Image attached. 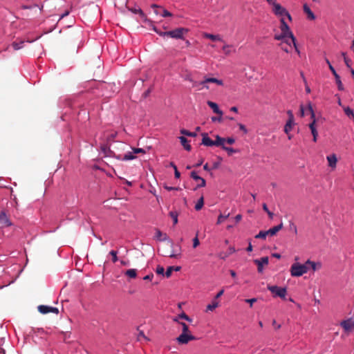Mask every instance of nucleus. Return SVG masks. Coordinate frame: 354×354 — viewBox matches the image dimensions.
<instances>
[{
    "instance_id": "1",
    "label": "nucleus",
    "mask_w": 354,
    "mask_h": 354,
    "mask_svg": "<svg viewBox=\"0 0 354 354\" xmlns=\"http://www.w3.org/2000/svg\"><path fill=\"white\" fill-rule=\"evenodd\" d=\"M279 28L281 32L279 34L274 35V39L277 41H281V45H282L283 43H285L288 46V48L281 46L282 50L288 53L294 48L295 50L299 53V50H298L296 43V38L291 31L288 24L286 22L285 19H280Z\"/></svg>"
},
{
    "instance_id": "2",
    "label": "nucleus",
    "mask_w": 354,
    "mask_h": 354,
    "mask_svg": "<svg viewBox=\"0 0 354 354\" xmlns=\"http://www.w3.org/2000/svg\"><path fill=\"white\" fill-rule=\"evenodd\" d=\"M308 270L309 268L306 266V263L304 264L295 263L291 266L290 271L292 277H300L306 273Z\"/></svg>"
},
{
    "instance_id": "3",
    "label": "nucleus",
    "mask_w": 354,
    "mask_h": 354,
    "mask_svg": "<svg viewBox=\"0 0 354 354\" xmlns=\"http://www.w3.org/2000/svg\"><path fill=\"white\" fill-rule=\"evenodd\" d=\"M189 30L185 28H178L172 30L164 32L163 37L167 36L174 39H184V34L187 33Z\"/></svg>"
},
{
    "instance_id": "4",
    "label": "nucleus",
    "mask_w": 354,
    "mask_h": 354,
    "mask_svg": "<svg viewBox=\"0 0 354 354\" xmlns=\"http://www.w3.org/2000/svg\"><path fill=\"white\" fill-rule=\"evenodd\" d=\"M306 111H308L310 113L311 118L313 119V121L309 124V128L310 129L311 133L313 136V141L317 142V138L318 136V133L317 131V125H316V119H315V114L313 109L312 105L310 103L308 104V107L306 109Z\"/></svg>"
},
{
    "instance_id": "5",
    "label": "nucleus",
    "mask_w": 354,
    "mask_h": 354,
    "mask_svg": "<svg viewBox=\"0 0 354 354\" xmlns=\"http://www.w3.org/2000/svg\"><path fill=\"white\" fill-rule=\"evenodd\" d=\"M268 289L274 295V297L277 296L281 299H285L286 295V288L279 287L277 286H268Z\"/></svg>"
},
{
    "instance_id": "6",
    "label": "nucleus",
    "mask_w": 354,
    "mask_h": 354,
    "mask_svg": "<svg viewBox=\"0 0 354 354\" xmlns=\"http://www.w3.org/2000/svg\"><path fill=\"white\" fill-rule=\"evenodd\" d=\"M268 3L272 6V11L274 15L277 16L279 14H281L283 10H286V8L283 7L280 3H277V0H266Z\"/></svg>"
},
{
    "instance_id": "7",
    "label": "nucleus",
    "mask_w": 354,
    "mask_h": 354,
    "mask_svg": "<svg viewBox=\"0 0 354 354\" xmlns=\"http://www.w3.org/2000/svg\"><path fill=\"white\" fill-rule=\"evenodd\" d=\"M196 337L191 334V333H181L177 338L176 340L180 344H186L189 341L195 340Z\"/></svg>"
},
{
    "instance_id": "8",
    "label": "nucleus",
    "mask_w": 354,
    "mask_h": 354,
    "mask_svg": "<svg viewBox=\"0 0 354 354\" xmlns=\"http://www.w3.org/2000/svg\"><path fill=\"white\" fill-rule=\"evenodd\" d=\"M213 83L219 86H222L223 82L221 80L216 79L215 77H205L204 80L200 82L201 85H203V88L209 89V87L208 84Z\"/></svg>"
},
{
    "instance_id": "9",
    "label": "nucleus",
    "mask_w": 354,
    "mask_h": 354,
    "mask_svg": "<svg viewBox=\"0 0 354 354\" xmlns=\"http://www.w3.org/2000/svg\"><path fill=\"white\" fill-rule=\"evenodd\" d=\"M190 176L194 180H196V182H198V184L196 185V187L194 189V190H196V189L198 188H200V187H203L206 185V181L205 180L199 176L196 171H193L191 172L190 174Z\"/></svg>"
},
{
    "instance_id": "10",
    "label": "nucleus",
    "mask_w": 354,
    "mask_h": 354,
    "mask_svg": "<svg viewBox=\"0 0 354 354\" xmlns=\"http://www.w3.org/2000/svg\"><path fill=\"white\" fill-rule=\"evenodd\" d=\"M38 310L41 314H47L49 313H53L55 314H58L59 310L57 308L44 306V305H40L38 306Z\"/></svg>"
},
{
    "instance_id": "11",
    "label": "nucleus",
    "mask_w": 354,
    "mask_h": 354,
    "mask_svg": "<svg viewBox=\"0 0 354 354\" xmlns=\"http://www.w3.org/2000/svg\"><path fill=\"white\" fill-rule=\"evenodd\" d=\"M269 259L268 257H263L260 259H255L254 263L257 266V270L259 272H261L263 271V266L267 265L268 263Z\"/></svg>"
},
{
    "instance_id": "12",
    "label": "nucleus",
    "mask_w": 354,
    "mask_h": 354,
    "mask_svg": "<svg viewBox=\"0 0 354 354\" xmlns=\"http://www.w3.org/2000/svg\"><path fill=\"white\" fill-rule=\"evenodd\" d=\"M0 224L3 227H9L12 225V222L3 212H0Z\"/></svg>"
},
{
    "instance_id": "13",
    "label": "nucleus",
    "mask_w": 354,
    "mask_h": 354,
    "mask_svg": "<svg viewBox=\"0 0 354 354\" xmlns=\"http://www.w3.org/2000/svg\"><path fill=\"white\" fill-rule=\"evenodd\" d=\"M341 326L346 331L354 330V322L351 319L343 321Z\"/></svg>"
},
{
    "instance_id": "14",
    "label": "nucleus",
    "mask_w": 354,
    "mask_h": 354,
    "mask_svg": "<svg viewBox=\"0 0 354 354\" xmlns=\"http://www.w3.org/2000/svg\"><path fill=\"white\" fill-rule=\"evenodd\" d=\"M202 144L205 146L212 147L214 145V142L208 136L207 133L202 134Z\"/></svg>"
},
{
    "instance_id": "15",
    "label": "nucleus",
    "mask_w": 354,
    "mask_h": 354,
    "mask_svg": "<svg viewBox=\"0 0 354 354\" xmlns=\"http://www.w3.org/2000/svg\"><path fill=\"white\" fill-rule=\"evenodd\" d=\"M306 264L307 267H308L309 268H310L313 271L319 270L322 268L321 263H315L314 261H311L310 260L306 261Z\"/></svg>"
},
{
    "instance_id": "16",
    "label": "nucleus",
    "mask_w": 354,
    "mask_h": 354,
    "mask_svg": "<svg viewBox=\"0 0 354 354\" xmlns=\"http://www.w3.org/2000/svg\"><path fill=\"white\" fill-rule=\"evenodd\" d=\"M207 104L213 110L214 113L221 116L223 115V111L219 109L218 106L216 103L212 101H207Z\"/></svg>"
},
{
    "instance_id": "17",
    "label": "nucleus",
    "mask_w": 354,
    "mask_h": 354,
    "mask_svg": "<svg viewBox=\"0 0 354 354\" xmlns=\"http://www.w3.org/2000/svg\"><path fill=\"white\" fill-rule=\"evenodd\" d=\"M334 68H330V69L331 70L333 75L335 76L336 84H337L338 89L340 90V91H342V90H344V86H343V84H342V82L340 80V77L335 72Z\"/></svg>"
},
{
    "instance_id": "18",
    "label": "nucleus",
    "mask_w": 354,
    "mask_h": 354,
    "mask_svg": "<svg viewBox=\"0 0 354 354\" xmlns=\"http://www.w3.org/2000/svg\"><path fill=\"white\" fill-rule=\"evenodd\" d=\"M304 11L308 15V19L310 20H314L315 19V15L308 7L307 4L304 5Z\"/></svg>"
},
{
    "instance_id": "19",
    "label": "nucleus",
    "mask_w": 354,
    "mask_h": 354,
    "mask_svg": "<svg viewBox=\"0 0 354 354\" xmlns=\"http://www.w3.org/2000/svg\"><path fill=\"white\" fill-rule=\"evenodd\" d=\"M327 160L328 162L329 167H336V163H337V159L335 154L328 156Z\"/></svg>"
},
{
    "instance_id": "20",
    "label": "nucleus",
    "mask_w": 354,
    "mask_h": 354,
    "mask_svg": "<svg viewBox=\"0 0 354 354\" xmlns=\"http://www.w3.org/2000/svg\"><path fill=\"white\" fill-rule=\"evenodd\" d=\"M283 227V223H280L279 225L274 226L270 230H267L268 235L274 236L280 230H281Z\"/></svg>"
},
{
    "instance_id": "21",
    "label": "nucleus",
    "mask_w": 354,
    "mask_h": 354,
    "mask_svg": "<svg viewBox=\"0 0 354 354\" xmlns=\"http://www.w3.org/2000/svg\"><path fill=\"white\" fill-rule=\"evenodd\" d=\"M181 145L183 146L185 150L190 151L192 149L191 145L188 143L187 139L184 136L179 138Z\"/></svg>"
},
{
    "instance_id": "22",
    "label": "nucleus",
    "mask_w": 354,
    "mask_h": 354,
    "mask_svg": "<svg viewBox=\"0 0 354 354\" xmlns=\"http://www.w3.org/2000/svg\"><path fill=\"white\" fill-rule=\"evenodd\" d=\"M204 37L205 38L210 39L212 41H223V38L219 35H213V34H209V33H205L204 35Z\"/></svg>"
},
{
    "instance_id": "23",
    "label": "nucleus",
    "mask_w": 354,
    "mask_h": 354,
    "mask_svg": "<svg viewBox=\"0 0 354 354\" xmlns=\"http://www.w3.org/2000/svg\"><path fill=\"white\" fill-rule=\"evenodd\" d=\"M293 124H294V120L289 118L284 127V131L286 134H288L289 132L292 130Z\"/></svg>"
},
{
    "instance_id": "24",
    "label": "nucleus",
    "mask_w": 354,
    "mask_h": 354,
    "mask_svg": "<svg viewBox=\"0 0 354 354\" xmlns=\"http://www.w3.org/2000/svg\"><path fill=\"white\" fill-rule=\"evenodd\" d=\"M128 10L134 14H138L142 18L145 17V13L140 8H128Z\"/></svg>"
},
{
    "instance_id": "25",
    "label": "nucleus",
    "mask_w": 354,
    "mask_h": 354,
    "mask_svg": "<svg viewBox=\"0 0 354 354\" xmlns=\"http://www.w3.org/2000/svg\"><path fill=\"white\" fill-rule=\"evenodd\" d=\"M223 53L225 55H230L232 51H234L235 49L232 45L225 44L222 48Z\"/></svg>"
},
{
    "instance_id": "26",
    "label": "nucleus",
    "mask_w": 354,
    "mask_h": 354,
    "mask_svg": "<svg viewBox=\"0 0 354 354\" xmlns=\"http://www.w3.org/2000/svg\"><path fill=\"white\" fill-rule=\"evenodd\" d=\"M214 142L215 146H221L223 148V146H225L224 143L225 142V138H221L217 135L216 136V140Z\"/></svg>"
},
{
    "instance_id": "27",
    "label": "nucleus",
    "mask_w": 354,
    "mask_h": 354,
    "mask_svg": "<svg viewBox=\"0 0 354 354\" xmlns=\"http://www.w3.org/2000/svg\"><path fill=\"white\" fill-rule=\"evenodd\" d=\"M156 238L158 241H165L167 239V236L166 234H163L160 230H156Z\"/></svg>"
},
{
    "instance_id": "28",
    "label": "nucleus",
    "mask_w": 354,
    "mask_h": 354,
    "mask_svg": "<svg viewBox=\"0 0 354 354\" xmlns=\"http://www.w3.org/2000/svg\"><path fill=\"white\" fill-rule=\"evenodd\" d=\"M125 275L131 279L137 277V270L136 269H129L125 272Z\"/></svg>"
},
{
    "instance_id": "29",
    "label": "nucleus",
    "mask_w": 354,
    "mask_h": 354,
    "mask_svg": "<svg viewBox=\"0 0 354 354\" xmlns=\"http://www.w3.org/2000/svg\"><path fill=\"white\" fill-rule=\"evenodd\" d=\"M277 17H279L280 19H284V17H286L290 21H292V20L290 14L287 10H283L281 14H279Z\"/></svg>"
},
{
    "instance_id": "30",
    "label": "nucleus",
    "mask_w": 354,
    "mask_h": 354,
    "mask_svg": "<svg viewBox=\"0 0 354 354\" xmlns=\"http://www.w3.org/2000/svg\"><path fill=\"white\" fill-rule=\"evenodd\" d=\"M219 303L214 299L211 304L207 306V310L212 311L218 306Z\"/></svg>"
},
{
    "instance_id": "31",
    "label": "nucleus",
    "mask_w": 354,
    "mask_h": 354,
    "mask_svg": "<svg viewBox=\"0 0 354 354\" xmlns=\"http://www.w3.org/2000/svg\"><path fill=\"white\" fill-rule=\"evenodd\" d=\"M25 42V41H21L19 42L15 41L12 44V46L13 47L14 50H18L24 47Z\"/></svg>"
},
{
    "instance_id": "32",
    "label": "nucleus",
    "mask_w": 354,
    "mask_h": 354,
    "mask_svg": "<svg viewBox=\"0 0 354 354\" xmlns=\"http://www.w3.org/2000/svg\"><path fill=\"white\" fill-rule=\"evenodd\" d=\"M203 205H204V198H203V196H201L198 199V202L196 203V204L195 205V209L198 211L202 209Z\"/></svg>"
},
{
    "instance_id": "33",
    "label": "nucleus",
    "mask_w": 354,
    "mask_h": 354,
    "mask_svg": "<svg viewBox=\"0 0 354 354\" xmlns=\"http://www.w3.org/2000/svg\"><path fill=\"white\" fill-rule=\"evenodd\" d=\"M344 113L345 114L348 116V117H352L353 119L354 120V113H353V111L348 106H344Z\"/></svg>"
},
{
    "instance_id": "34",
    "label": "nucleus",
    "mask_w": 354,
    "mask_h": 354,
    "mask_svg": "<svg viewBox=\"0 0 354 354\" xmlns=\"http://www.w3.org/2000/svg\"><path fill=\"white\" fill-rule=\"evenodd\" d=\"M180 133L190 137H196L197 136L196 132H190L186 129H181Z\"/></svg>"
},
{
    "instance_id": "35",
    "label": "nucleus",
    "mask_w": 354,
    "mask_h": 354,
    "mask_svg": "<svg viewBox=\"0 0 354 354\" xmlns=\"http://www.w3.org/2000/svg\"><path fill=\"white\" fill-rule=\"evenodd\" d=\"M268 235V231H260L259 234L255 236L256 239H265Z\"/></svg>"
},
{
    "instance_id": "36",
    "label": "nucleus",
    "mask_w": 354,
    "mask_h": 354,
    "mask_svg": "<svg viewBox=\"0 0 354 354\" xmlns=\"http://www.w3.org/2000/svg\"><path fill=\"white\" fill-rule=\"evenodd\" d=\"M169 216L173 219L174 225H176L178 223V214L176 212H170Z\"/></svg>"
},
{
    "instance_id": "37",
    "label": "nucleus",
    "mask_w": 354,
    "mask_h": 354,
    "mask_svg": "<svg viewBox=\"0 0 354 354\" xmlns=\"http://www.w3.org/2000/svg\"><path fill=\"white\" fill-rule=\"evenodd\" d=\"M223 149L226 151L229 156H231L232 153L237 152V150L225 146H223Z\"/></svg>"
},
{
    "instance_id": "38",
    "label": "nucleus",
    "mask_w": 354,
    "mask_h": 354,
    "mask_svg": "<svg viewBox=\"0 0 354 354\" xmlns=\"http://www.w3.org/2000/svg\"><path fill=\"white\" fill-rule=\"evenodd\" d=\"M230 216V214H228L226 216H223V214H220L218 217L216 224L219 225L221 224L225 219H227Z\"/></svg>"
},
{
    "instance_id": "39",
    "label": "nucleus",
    "mask_w": 354,
    "mask_h": 354,
    "mask_svg": "<svg viewBox=\"0 0 354 354\" xmlns=\"http://www.w3.org/2000/svg\"><path fill=\"white\" fill-rule=\"evenodd\" d=\"M134 158H135V156L132 154V153L131 152H128V153H127L124 156L122 160H133Z\"/></svg>"
},
{
    "instance_id": "40",
    "label": "nucleus",
    "mask_w": 354,
    "mask_h": 354,
    "mask_svg": "<svg viewBox=\"0 0 354 354\" xmlns=\"http://www.w3.org/2000/svg\"><path fill=\"white\" fill-rule=\"evenodd\" d=\"M180 325L182 326V333H190L189 327L185 323L180 322Z\"/></svg>"
},
{
    "instance_id": "41",
    "label": "nucleus",
    "mask_w": 354,
    "mask_h": 354,
    "mask_svg": "<svg viewBox=\"0 0 354 354\" xmlns=\"http://www.w3.org/2000/svg\"><path fill=\"white\" fill-rule=\"evenodd\" d=\"M198 232L196 233V236L193 239V248H196L200 245V242L198 238Z\"/></svg>"
},
{
    "instance_id": "42",
    "label": "nucleus",
    "mask_w": 354,
    "mask_h": 354,
    "mask_svg": "<svg viewBox=\"0 0 354 354\" xmlns=\"http://www.w3.org/2000/svg\"><path fill=\"white\" fill-rule=\"evenodd\" d=\"M174 266H169L167 268L166 272H165V276L167 278H169L171 277L172 272L174 271Z\"/></svg>"
},
{
    "instance_id": "43",
    "label": "nucleus",
    "mask_w": 354,
    "mask_h": 354,
    "mask_svg": "<svg viewBox=\"0 0 354 354\" xmlns=\"http://www.w3.org/2000/svg\"><path fill=\"white\" fill-rule=\"evenodd\" d=\"M178 317H180V319H184L188 321L189 322H192V319L188 315H187L185 313H182L181 314L178 315Z\"/></svg>"
},
{
    "instance_id": "44",
    "label": "nucleus",
    "mask_w": 354,
    "mask_h": 354,
    "mask_svg": "<svg viewBox=\"0 0 354 354\" xmlns=\"http://www.w3.org/2000/svg\"><path fill=\"white\" fill-rule=\"evenodd\" d=\"M164 256L165 257H169L171 258H176L177 257H178L180 255V253L179 254H174V253H172V252H169L168 251H165L163 254Z\"/></svg>"
},
{
    "instance_id": "45",
    "label": "nucleus",
    "mask_w": 354,
    "mask_h": 354,
    "mask_svg": "<svg viewBox=\"0 0 354 354\" xmlns=\"http://www.w3.org/2000/svg\"><path fill=\"white\" fill-rule=\"evenodd\" d=\"M162 17H171L172 14L166 9H162V12L160 14Z\"/></svg>"
},
{
    "instance_id": "46",
    "label": "nucleus",
    "mask_w": 354,
    "mask_h": 354,
    "mask_svg": "<svg viewBox=\"0 0 354 354\" xmlns=\"http://www.w3.org/2000/svg\"><path fill=\"white\" fill-rule=\"evenodd\" d=\"M117 252L115 250H111L109 254L112 256V261L115 263L118 261Z\"/></svg>"
},
{
    "instance_id": "47",
    "label": "nucleus",
    "mask_w": 354,
    "mask_h": 354,
    "mask_svg": "<svg viewBox=\"0 0 354 354\" xmlns=\"http://www.w3.org/2000/svg\"><path fill=\"white\" fill-rule=\"evenodd\" d=\"M156 272L158 274H164V272H165V269L162 266H158L157 268H156Z\"/></svg>"
},
{
    "instance_id": "48",
    "label": "nucleus",
    "mask_w": 354,
    "mask_h": 354,
    "mask_svg": "<svg viewBox=\"0 0 354 354\" xmlns=\"http://www.w3.org/2000/svg\"><path fill=\"white\" fill-rule=\"evenodd\" d=\"M151 8L154 9V10H153V11H154V13H155L156 15H160V12H159V10H158V9H159V8H161L160 6H158V5H156V4H152V5H151Z\"/></svg>"
},
{
    "instance_id": "49",
    "label": "nucleus",
    "mask_w": 354,
    "mask_h": 354,
    "mask_svg": "<svg viewBox=\"0 0 354 354\" xmlns=\"http://www.w3.org/2000/svg\"><path fill=\"white\" fill-rule=\"evenodd\" d=\"M342 56L344 57V62H345V64H346V66H348V67L351 66V61L346 56V54L343 53H342Z\"/></svg>"
},
{
    "instance_id": "50",
    "label": "nucleus",
    "mask_w": 354,
    "mask_h": 354,
    "mask_svg": "<svg viewBox=\"0 0 354 354\" xmlns=\"http://www.w3.org/2000/svg\"><path fill=\"white\" fill-rule=\"evenodd\" d=\"M257 301V299L256 298H252V299H245V302L246 303H248L250 304V307L252 306V304Z\"/></svg>"
},
{
    "instance_id": "51",
    "label": "nucleus",
    "mask_w": 354,
    "mask_h": 354,
    "mask_svg": "<svg viewBox=\"0 0 354 354\" xmlns=\"http://www.w3.org/2000/svg\"><path fill=\"white\" fill-rule=\"evenodd\" d=\"M151 91H152V88H151V87L149 88H148V89H147V91H146L142 94V97H145H145H148V96H149V95L150 94V93L151 92Z\"/></svg>"
},
{
    "instance_id": "52",
    "label": "nucleus",
    "mask_w": 354,
    "mask_h": 354,
    "mask_svg": "<svg viewBox=\"0 0 354 354\" xmlns=\"http://www.w3.org/2000/svg\"><path fill=\"white\" fill-rule=\"evenodd\" d=\"M142 338H144L145 339H147V337L145 335L143 331H140L138 335V339L140 341Z\"/></svg>"
},
{
    "instance_id": "53",
    "label": "nucleus",
    "mask_w": 354,
    "mask_h": 354,
    "mask_svg": "<svg viewBox=\"0 0 354 354\" xmlns=\"http://www.w3.org/2000/svg\"><path fill=\"white\" fill-rule=\"evenodd\" d=\"M225 142L229 144V145H232L235 142V140L234 138H232V137H230V138H227V139H225Z\"/></svg>"
},
{
    "instance_id": "54",
    "label": "nucleus",
    "mask_w": 354,
    "mask_h": 354,
    "mask_svg": "<svg viewBox=\"0 0 354 354\" xmlns=\"http://www.w3.org/2000/svg\"><path fill=\"white\" fill-rule=\"evenodd\" d=\"M133 153H145V150L142 148H135L133 149Z\"/></svg>"
},
{
    "instance_id": "55",
    "label": "nucleus",
    "mask_w": 354,
    "mask_h": 354,
    "mask_svg": "<svg viewBox=\"0 0 354 354\" xmlns=\"http://www.w3.org/2000/svg\"><path fill=\"white\" fill-rule=\"evenodd\" d=\"M164 187H165V189H166L168 191L179 190V189H180V188H179V187H169V186H167V185H165Z\"/></svg>"
},
{
    "instance_id": "56",
    "label": "nucleus",
    "mask_w": 354,
    "mask_h": 354,
    "mask_svg": "<svg viewBox=\"0 0 354 354\" xmlns=\"http://www.w3.org/2000/svg\"><path fill=\"white\" fill-rule=\"evenodd\" d=\"M235 252H236L235 248L234 247L231 246V247L229 248L228 251H227V253L228 255H230V254L234 253Z\"/></svg>"
},
{
    "instance_id": "57",
    "label": "nucleus",
    "mask_w": 354,
    "mask_h": 354,
    "mask_svg": "<svg viewBox=\"0 0 354 354\" xmlns=\"http://www.w3.org/2000/svg\"><path fill=\"white\" fill-rule=\"evenodd\" d=\"M153 30H154V31H155V32H156L158 35H160V36H161V37H163V35H161V34L164 33V32H162V31H161V30H158V29L156 27H155V26L153 28Z\"/></svg>"
},
{
    "instance_id": "58",
    "label": "nucleus",
    "mask_w": 354,
    "mask_h": 354,
    "mask_svg": "<svg viewBox=\"0 0 354 354\" xmlns=\"http://www.w3.org/2000/svg\"><path fill=\"white\" fill-rule=\"evenodd\" d=\"M223 292H224V290H220V291L216 294V295L215 296L214 299L216 301V299H217L218 298H219L220 297H221V296L223 295Z\"/></svg>"
},
{
    "instance_id": "59",
    "label": "nucleus",
    "mask_w": 354,
    "mask_h": 354,
    "mask_svg": "<svg viewBox=\"0 0 354 354\" xmlns=\"http://www.w3.org/2000/svg\"><path fill=\"white\" fill-rule=\"evenodd\" d=\"M174 176L176 178H179L180 177V173L178 171L177 168L174 169Z\"/></svg>"
},
{
    "instance_id": "60",
    "label": "nucleus",
    "mask_w": 354,
    "mask_h": 354,
    "mask_svg": "<svg viewBox=\"0 0 354 354\" xmlns=\"http://www.w3.org/2000/svg\"><path fill=\"white\" fill-rule=\"evenodd\" d=\"M70 12L68 10H66L63 14H62L59 17V20L63 19L64 17L68 16Z\"/></svg>"
},
{
    "instance_id": "61",
    "label": "nucleus",
    "mask_w": 354,
    "mask_h": 354,
    "mask_svg": "<svg viewBox=\"0 0 354 354\" xmlns=\"http://www.w3.org/2000/svg\"><path fill=\"white\" fill-rule=\"evenodd\" d=\"M36 6H37V5H34V6H25V5H24V6H21V8L24 10H27V9H31L33 7H36Z\"/></svg>"
},
{
    "instance_id": "62",
    "label": "nucleus",
    "mask_w": 354,
    "mask_h": 354,
    "mask_svg": "<svg viewBox=\"0 0 354 354\" xmlns=\"http://www.w3.org/2000/svg\"><path fill=\"white\" fill-rule=\"evenodd\" d=\"M229 255L227 254V253H221L219 254V257L222 259H225Z\"/></svg>"
},
{
    "instance_id": "63",
    "label": "nucleus",
    "mask_w": 354,
    "mask_h": 354,
    "mask_svg": "<svg viewBox=\"0 0 354 354\" xmlns=\"http://www.w3.org/2000/svg\"><path fill=\"white\" fill-rule=\"evenodd\" d=\"M242 218V216L241 214H237L235 218H234V220L236 223H239Z\"/></svg>"
},
{
    "instance_id": "64",
    "label": "nucleus",
    "mask_w": 354,
    "mask_h": 354,
    "mask_svg": "<svg viewBox=\"0 0 354 354\" xmlns=\"http://www.w3.org/2000/svg\"><path fill=\"white\" fill-rule=\"evenodd\" d=\"M239 129H240L241 131H244L245 133H246V132H247V129H246L245 127L243 124H239Z\"/></svg>"
}]
</instances>
